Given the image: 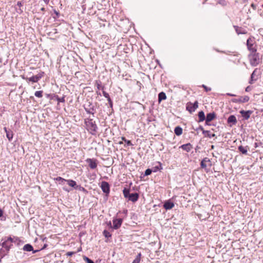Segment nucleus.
Instances as JSON below:
<instances>
[{
	"instance_id": "obj_14",
	"label": "nucleus",
	"mask_w": 263,
	"mask_h": 263,
	"mask_svg": "<svg viewBox=\"0 0 263 263\" xmlns=\"http://www.w3.org/2000/svg\"><path fill=\"white\" fill-rule=\"evenodd\" d=\"M180 148H182L184 151L187 152H189L192 148V146L190 143H187L183 144L180 146Z\"/></svg>"
},
{
	"instance_id": "obj_45",
	"label": "nucleus",
	"mask_w": 263,
	"mask_h": 263,
	"mask_svg": "<svg viewBox=\"0 0 263 263\" xmlns=\"http://www.w3.org/2000/svg\"><path fill=\"white\" fill-rule=\"evenodd\" d=\"M3 215V211L2 209H0V217H2Z\"/></svg>"
},
{
	"instance_id": "obj_9",
	"label": "nucleus",
	"mask_w": 263,
	"mask_h": 263,
	"mask_svg": "<svg viewBox=\"0 0 263 263\" xmlns=\"http://www.w3.org/2000/svg\"><path fill=\"white\" fill-rule=\"evenodd\" d=\"M101 189L104 193H108L109 192V186L107 182L103 181L101 183Z\"/></svg>"
},
{
	"instance_id": "obj_31",
	"label": "nucleus",
	"mask_w": 263,
	"mask_h": 263,
	"mask_svg": "<svg viewBox=\"0 0 263 263\" xmlns=\"http://www.w3.org/2000/svg\"><path fill=\"white\" fill-rule=\"evenodd\" d=\"M43 91L41 90L35 91L34 95L38 98H42L43 97L42 95Z\"/></svg>"
},
{
	"instance_id": "obj_2",
	"label": "nucleus",
	"mask_w": 263,
	"mask_h": 263,
	"mask_svg": "<svg viewBox=\"0 0 263 263\" xmlns=\"http://www.w3.org/2000/svg\"><path fill=\"white\" fill-rule=\"evenodd\" d=\"M44 72H41L35 76H33L30 78L26 77L25 76H22L23 79L25 80L28 83L31 82L32 83L37 82L44 76Z\"/></svg>"
},
{
	"instance_id": "obj_29",
	"label": "nucleus",
	"mask_w": 263,
	"mask_h": 263,
	"mask_svg": "<svg viewBox=\"0 0 263 263\" xmlns=\"http://www.w3.org/2000/svg\"><path fill=\"white\" fill-rule=\"evenodd\" d=\"M141 253H139L135 259L134 260L132 263H140L141 260Z\"/></svg>"
},
{
	"instance_id": "obj_35",
	"label": "nucleus",
	"mask_w": 263,
	"mask_h": 263,
	"mask_svg": "<svg viewBox=\"0 0 263 263\" xmlns=\"http://www.w3.org/2000/svg\"><path fill=\"white\" fill-rule=\"evenodd\" d=\"M103 235H104V236L106 238H108V237H111V234H110V233L107 231V230H104L103 231Z\"/></svg>"
},
{
	"instance_id": "obj_23",
	"label": "nucleus",
	"mask_w": 263,
	"mask_h": 263,
	"mask_svg": "<svg viewBox=\"0 0 263 263\" xmlns=\"http://www.w3.org/2000/svg\"><path fill=\"white\" fill-rule=\"evenodd\" d=\"M174 132L177 136H180L182 134V129L180 126H177L175 128Z\"/></svg>"
},
{
	"instance_id": "obj_11",
	"label": "nucleus",
	"mask_w": 263,
	"mask_h": 263,
	"mask_svg": "<svg viewBox=\"0 0 263 263\" xmlns=\"http://www.w3.org/2000/svg\"><path fill=\"white\" fill-rule=\"evenodd\" d=\"M174 206V204L173 202L171 201L170 200L166 201L164 204H163L164 208L167 210H171Z\"/></svg>"
},
{
	"instance_id": "obj_56",
	"label": "nucleus",
	"mask_w": 263,
	"mask_h": 263,
	"mask_svg": "<svg viewBox=\"0 0 263 263\" xmlns=\"http://www.w3.org/2000/svg\"><path fill=\"white\" fill-rule=\"evenodd\" d=\"M262 7H263V4H262Z\"/></svg>"
},
{
	"instance_id": "obj_42",
	"label": "nucleus",
	"mask_w": 263,
	"mask_h": 263,
	"mask_svg": "<svg viewBox=\"0 0 263 263\" xmlns=\"http://www.w3.org/2000/svg\"><path fill=\"white\" fill-rule=\"evenodd\" d=\"M75 253V252H68L67 253H66V255L67 256H72L73 254H74Z\"/></svg>"
},
{
	"instance_id": "obj_5",
	"label": "nucleus",
	"mask_w": 263,
	"mask_h": 263,
	"mask_svg": "<svg viewBox=\"0 0 263 263\" xmlns=\"http://www.w3.org/2000/svg\"><path fill=\"white\" fill-rule=\"evenodd\" d=\"M250 64L253 66H257L260 62L258 54H254L251 56L250 59Z\"/></svg>"
},
{
	"instance_id": "obj_25",
	"label": "nucleus",
	"mask_w": 263,
	"mask_h": 263,
	"mask_svg": "<svg viewBox=\"0 0 263 263\" xmlns=\"http://www.w3.org/2000/svg\"><path fill=\"white\" fill-rule=\"evenodd\" d=\"M166 99V95L163 92H161L158 95V101L159 102H161L162 100H165Z\"/></svg>"
},
{
	"instance_id": "obj_40",
	"label": "nucleus",
	"mask_w": 263,
	"mask_h": 263,
	"mask_svg": "<svg viewBox=\"0 0 263 263\" xmlns=\"http://www.w3.org/2000/svg\"><path fill=\"white\" fill-rule=\"evenodd\" d=\"M77 187H78L77 189L79 190L82 191H85V189L83 187H82V186H81L80 185H77Z\"/></svg>"
},
{
	"instance_id": "obj_15",
	"label": "nucleus",
	"mask_w": 263,
	"mask_h": 263,
	"mask_svg": "<svg viewBox=\"0 0 263 263\" xmlns=\"http://www.w3.org/2000/svg\"><path fill=\"white\" fill-rule=\"evenodd\" d=\"M4 130L6 133V137L8 139L9 141H11L13 138V133L11 130H7L6 127L4 128Z\"/></svg>"
},
{
	"instance_id": "obj_12",
	"label": "nucleus",
	"mask_w": 263,
	"mask_h": 263,
	"mask_svg": "<svg viewBox=\"0 0 263 263\" xmlns=\"http://www.w3.org/2000/svg\"><path fill=\"white\" fill-rule=\"evenodd\" d=\"M200 129L202 130V133L204 135L205 137H208L210 138H212L215 137V134L214 133H211L209 130H205L203 129V127H200Z\"/></svg>"
},
{
	"instance_id": "obj_36",
	"label": "nucleus",
	"mask_w": 263,
	"mask_h": 263,
	"mask_svg": "<svg viewBox=\"0 0 263 263\" xmlns=\"http://www.w3.org/2000/svg\"><path fill=\"white\" fill-rule=\"evenodd\" d=\"M152 172V170L149 168L146 170V171H145V175H146V176L149 175L150 174H151Z\"/></svg>"
},
{
	"instance_id": "obj_53",
	"label": "nucleus",
	"mask_w": 263,
	"mask_h": 263,
	"mask_svg": "<svg viewBox=\"0 0 263 263\" xmlns=\"http://www.w3.org/2000/svg\"><path fill=\"white\" fill-rule=\"evenodd\" d=\"M2 59L0 58V63L2 62Z\"/></svg>"
},
{
	"instance_id": "obj_34",
	"label": "nucleus",
	"mask_w": 263,
	"mask_h": 263,
	"mask_svg": "<svg viewBox=\"0 0 263 263\" xmlns=\"http://www.w3.org/2000/svg\"><path fill=\"white\" fill-rule=\"evenodd\" d=\"M103 96L106 98H107V100L108 102H110V97H109V94L106 92V91H103Z\"/></svg>"
},
{
	"instance_id": "obj_7",
	"label": "nucleus",
	"mask_w": 263,
	"mask_h": 263,
	"mask_svg": "<svg viewBox=\"0 0 263 263\" xmlns=\"http://www.w3.org/2000/svg\"><path fill=\"white\" fill-rule=\"evenodd\" d=\"M250 98L245 96L244 97H241L239 99H233L232 100L233 102L234 103H246L249 101Z\"/></svg>"
},
{
	"instance_id": "obj_48",
	"label": "nucleus",
	"mask_w": 263,
	"mask_h": 263,
	"mask_svg": "<svg viewBox=\"0 0 263 263\" xmlns=\"http://www.w3.org/2000/svg\"><path fill=\"white\" fill-rule=\"evenodd\" d=\"M44 2H45L46 4H47V3L49 2V0H44Z\"/></svg>"
},
{
	"instance_id": "obj_39",
	"label": "nucleus",
	"mask_w": 263,
	"mask_h": 263,
	"mask_svg": "<svg viewBox=\"0 0 263 263\" xmlns=\"http://www.w3.org/2000/svg\"><path fill=\"white\" fill-rule=\"evenodd\" d=\"M6 240L10 244L13 242V239L11 237H8Z\"/></svg>"
},
{
	"instance_id": "obj_20",
	"label": "nucleus",
	"mask_w": 263,
	"mask_h": 263,
	"mask_svg": "<svg viewBox=\"0 0 263 263\" xmlns=\"http://www.w3.org/2000/svg\"><path fill=\"white\" fill-rule=\"evenodd\" d=\"M256 69H255L252 73L251 74L250 80L249 81V83L252 84L254 83V82L256 81L257 80V78H255V72L256 71Z\"/></svg>"
},
{
	"instance_id": "obj_49",
	"label": "nucleus",
	"mask_w": 263,
	"mask_h": 263,
	"mask_svg": "<svg viewBox=\"0 0 263 263\" xmlns=\"http://www.w3.org/2000/svg\"><path fill=\"white\" fill-rule=\"evenodd\" d=\"M64 190L65 191H66L69 192V191H68V190H67V189H66L65 188H64Z\"/></svg>"
},
{
	"instance_id": "obj_8",
	"label": "nucleus",
	"mask_w": 263,
	"mask_h": 263,
	"mask_svg": "<svg viewBox=\"0 0 263 263\" xmlns=\"http://www.w3.org/2000/svg\"><path fill=\"white\" fill-rule=\"evenodd\" d=\"M240 113L241 114L244 119L248 120L250 118L251 115L252 114V111H245L243 110H241L240 111Z\"/></svg>"
},
{
	"instance_id": "obj_54",
	"label": "nucleus",
	"mask_w": 263,
	"mask_h": 263,
	"mask_svg": "<svg viewBox=\"0 0 263 263\" xmlns=\"http://www.w3.org/2000/svg\"><path fill=\"white\" fill-rule=\"evenodd\" d=\"M252 7H254V4H252Z\"/></svg>"
},
{
	"instance_id": "obj_33",
	"label": "nucleus",
	"mask_w": 263,
	"mask_h": 263,
	"mask_svg": "<svg viewBox=\"0 0 263 263\" xmlns=\"http://www.w3.org/2000/svg\"><path fill=\"white\" fill-rule=\"evenodd\" d=\"M121 139H122V140L123 141H125V142L126 143V144H127V145H128V146H132V145H133V144L132 143L131 141H129V140H126V139H125V137H122L121 138Z\"/></svg>"
},
{
	"instance_id": "obj_43",
	"label": "nucleus",
	"mask_w": 263,
	"mask_h": 263,
	"mask_svg": "<svg viewBox=\"0 0 263 263\" xmlns=\"http://www.w3.org/2000/svg\"><path fill=\"white\" fill-rule=\"evenodd\" d=\"M17 5L20 7L23 5V3H22V2H18L17 3Z\"/></svg>"
},
{
	"instance_id": "obj_26",
	"label": "nucleus",
	"mask_w": 263,
	"mask_h": 263,
	"mask_svg": "<svg viewBox=\"0 0 263 263\" xmlns=\"http://www.w3.org/2000/svg\"><path fill=\"white\" fill-rule=\"evenodd\" d=\"M2 247L5 248L7 250H9L11 244L9 243L6 240L2 243Z\"/></svg>"
},
{
	"instance_id": "obj_44",
	"label": "nucleus",
	"mask_w": 263,
	"mask_h": 263,
	"mask_svg": "<svg viewBox=\"0 0 263 263\" xmlns=\"http://www.w3.org/2000/svg\"><path fill=\"white\" fill-rule=\"evenodd\" d=\"M251 90V87L250 86H248L246 88V91L248 92Z\"/></svg>"
},
{
	"instance_id": "obj_6",
	"label": "nucleus",
	"mask_w": 263,
	"mask_h": 263,
	"mask_svg": "<svg viewBox=\"0 0 263 263\" xmlns=\"http://www.w3.org/2000/svg\"><path fill=\"white\" fill-rule=\"evenodd\" d=\"M86 161L91 169H95L97 167V163L96 159L88 158L86 160Z\"/></svg>"
},
{
	"instance_id": "obj_16",
	"label": "nucleus",
	"mask_w": 263,
	"mask_h": 263,
	"mask_svg": "<svg viewBox=\"0 0 263 263\" xmlns=\"http://www.w3.org/2000/svg\"><path fill=\"white\" fill-rule=\"evenodd\" d=\"M215 117V115L214 113H209L206 115V117L205 118L206 122H209L212 121L214 118Z\"/></svg>"
},
{
	"instance_id": "obj_28",
	"label": "nucleus",
	"mask_w": 263,
	"mask_h": 263,
	"mask_svg": "<svg viewBox=\"0 0 263 263\" xmlns=\"http://www.w3.org/2000/svg\"><path fill=\"white\" fill-rule=\"evenodd\" d=\"M123 193L124 196L125 198H129V196L130 194L129 193V190L126 189L125 188L123 190Z\"/></svg>"
},
{
	"instance_id": "obj_52",
	"label": "nucleus",
	"mask_w": 263,
	"mask_h": 263,
	"mask_svg": "<svg viewBox=\"0 0 263 263\" xmlns=\"http://www.w3.org/2000/svg\"><path fill=\"white\" fill-rule=\"evenodd\" d=\"M212 148L213 149L214 148V145H212Z\"/></svg>"
},
{
	"instance_id": "obj_13",
	"label": "nucleus",
	"mask_w": 263,
	"mask_h": 263,
	"mask_svg": "<svg viewBox=\"0 0 263 263\" xmlns=\"http://www.w3.org/2000/svg\"><path fill=\"white\" fill-rule=\"evenodd\" d=\"M138 198L139 195L138 193H133L130 194L128 200L133 202H136L138 200Z\"/></svg>"
},
{
	"instance_id": "obj_41",
	"label": "nucleus",
	"mask_w": 263,
	"mask_h": 263,
	"mask_svg": "<svg viewBox=\"0 0 263 263\" xmlns=\"http://www.w3.org/2000/svg\"><path fill=\"white\" fill-rule=\"evenodd\" d=\"M57 100L59 102H64L65 101V99L63 97L61 98H59L57 99Z\"/></svg>"
},
{
	"instance_id": "obj_46",
	"label": "nucleus",
	"mask_w": 263,
	"mask_h": 263,
	"mask_svg": "<svg viewBox=\"0 0 263 263\" xmlns=\"http://www.w3.org/2000/svg\"><path fill=\"white\" fill-rule=\"evenodd\" d=\"M108 103H109V105L110 107H112V103L111 102V100H110V102H108Z\"/></svg>"
},
{
	"instance_id": "obj_37",
	"label": "nucleus",
	"mask_w": 263,
	"mask_h": 263,
	"mask_svg": "<svg viewBox=\"0 0 263 263\" xmlns=\"http://www.w3.org/2000/svg\"><path fill=\"white\" fill-rule=\"evenodd\" d=\"M240 28H239L238 27H235V30H236V32L237 33V34H241V33H244V32H241L240 31Z\"/></svg>"
},
{
	"instance_id": "obj_24",
	"label": "nucleus",
	"mask_w": 263,
	"mask_h": 263,
	"mask_svg": "<svg viewBox=\"0 0 263 263\" xmlns=\"http://www.w3.org/2000/svg\"><path fill=\"white\" fill-rule=\"evenodd\" d=\"M206 162H210V160L209 158H205L201 162V167L202 168H205L206 167Z\"/></svg>"
},
{
	"instance_id": "obj_55",
	"label": "nucleus",
	"mask_w": 263,
	"mask_h": 263,
	"mask_svg": "<svg viewBox=\"0 0 263 263\" xmlns=\"http://www.w3.org/2000/svg\"><path fill=\"white\" fill-rule=\"evenodd\" d=\"M46 247V245H44V248Z\"/></svg>"
},
{
	"instance_id": "obj_38",
	"label": "nucleus",
	"mask_w": 263,
	"mask_h": 263,
	"mask_svg": "<svg viewBox=\"0 0 263 263\" xmlns=\"http://www.w3.org/2000/svg\"><path fill=\"white\" fill-rule=\"evenodd\" d=\"M202 87L204 88V89L206 91H209L211 90V88L208 87L207 86H206L204 85H202Z\"/></svg>"
},
{
	"instance_id": "obj_3",
	"label": "nucleus",
	"mask_w": 263,
	"mask_h": 263,
	"mask_svg": "<svg viewBox=\"0 0 263 263\" xmlns=\"http://www.w3.org/2000/svg\"><path fill=\"white\" fill-rule=\"evenodd\" d=\"M198 107V102L196 101L194 103L189 102L186 104V110L190 113H192Z\"/></svg>"
},
{
	"instance_id": "obj_27",
	"label": "nucleus",
	"mask_w": 263,
	"mask_h": 263,
	"mask_svg": "<svg viewBox=\"0 0 263 263\" xmlns=\"http://www.w3.org/2000/svg\"><path fill=\"white\" fill-rule=\"evenodd\" d=\"M23 250L28 252L31 251H33V247L29 244H26L24 246Z\"/></svg>"
},
{
	"instance_id": "obj_50",
	"label": "nucleus",
	"mask_w": 263,
	"mask_h": 263,
	"mask_svg": "<svg viewBox=\"0 0 263 263\" xmlns=\"http://www.w3.org/2000/svg\"><path fill=\"white\" fill-rule=\"evenodd\" d=\"M119 143L120 144H122V141H120V142H119Z\"/></svg>"
},
{
	"instance_id": "obj_32",
	"label": "nucleus",
	"mask_w": 263,
	"mask_h": 263,
	"mask_svg": "<svg viewBox=\"0 0 263 263\" xmlns=\"http://www.w3.org/2000/svg\"><path fill=\"white\" fill-rule=\"evenodd\" d=\"M83 258L84 260L86 261L87 263H94V262L92 260H91L90 259H89L88 257H87L86 256H83Z\"/></svg>"
},
{
	"instance_id": "obj_22",
	"label": "nucleus",
	"mask_w": 263,
	"mask_h": 263,
	"mask_svg": "<svg viewBox=\"0 0 263 263\" xmlns=\"http://www.w3.org/2000/svg\"><path fill=\"white\" fill-rule=\"evenodd\" d=\"M199 122H202L205 120L204 113L203 111L198 112Z\"/></svg>"
},
{
	"instance_id": "obj_18",
	"label": "nucleus",
	"mask_w": 263,
	"mask_h": 263,
	"mask_svg": "<svg viewBox=\"0 0 263 263\" xmlns=\"http://www.w3.org/2000/svg\"><path fill=\"white\" fill-rule=\"evenodd\" d=\"M228 122L232 123L233 124H235L237 122L236 117L234 115H231L228 119Z\"/></svg>"
},
{
	"instance_id": "obj_47",
	"label": "nucleus",
	"mask_w": 263,
	"mask_h": 263,
	"mask_svg": "<svg viewBox=\"0 0 263 263\" xmlns=\"http://www.w3.org/2000/svg\"><path fill=\"white\" fill-rule=\"evenodd\" d=\"M227 95L230 96H235V95H233L232 93H228Z\"/></svg>"
},
{
	"instance_id": "obj_51",
	"label": "nucleus",
	"mask_w": 263,
	"mask_h": 263,
	"mask_svg": "<svg viewBox=\"0 0 263 263\" xmlns=\"http://www.w3.org/2000/svg\"><path fill=\"white\" fill-rule=\"evenodd\" d=\"M37 252V250L34 251H33V253H35V252Z\"/></svg>"
},
{
	"instance_id": "obj_10",
	"label": "nucleus",
	"mask_w": 263,
	"mask_h": 263,
	"mask_svg": "<svg viewBox=\"0 0 263 263\" xmlns=\"http://www.w3.org/2000/svg\"><path fill=\"white\" fill-rule=\"evenodd\" d=\"M122 222V219H116L113 220V227L115 229L120 228Z\"/></svg>"
},
{
	"instance_id": "obj_4",
	"label": "nucleus",
	"mask_w": 263,
	"mask_h": 263,
	"mask_svg": "<svg viewBox=\"0 0 263 263\" xmlns=\"http://www.w3.org/2000/svg\"><path fill=\"white\" fill-rule=\"evenodd\" d=\"M84 108L86 111L89 114L94 115L95 109L94 105L90 102L84 104Z\"/></svg>"
},
{
	"instance_id": "obj_1",
	"label": "nucleus",
	"mask_w": 263,
	"mask_h": 263,
	"mask_svg": "<svg viewBox=\"0 0 263 263\" xmlns=\"http://www.w3.org/2000/svg\"><path fill=\"white\" fill-rule=\"evenodd\" d=\"M85 124L87 130L92 135H95L97 129V126L92 119H86L85 120Z\"/></svg>"
},
{
	"instance_id": "obj_30",
	"label": "nucleus",
	"mask_w": 263,
	"mask_h": 263,
	"mask_svg": "<svg viewBox=\"0 0 263 263\" xmlns=\"http://www.w3.org/2000/svg\"><path fill=\"white\" fill-rule=\"evenodd\" d=\"M54 179L57 181H60V183L61 184H63L64 183V182H67V180L61 177H58L56 178H55Z\"/></svg>"
},
{
	"instance_id": "obj_19",
	"label": "nucleus",
	"mask_w": 263,
	"mask_h": 263,
	"mask_svg": "<svg viewBox=\"0 0 263 263\" xmlns=\"http://www.w3.org/2000/svg\"><path fill=\"white\" fill-rule=\"evenodd\" d=\"M67 182L70 186L72 187L74 189H78L77 184L75 181L72 180H67Z\"/></svg>"
},
{
	"instance_id": "obj_21",
	"label": "nucleus",
	"mask_w": 263,
	"mask_h": 263,
	"mask_svg": "<svg viewBox=\"0 0 263 263\" xmlns=\"http://www.w3.org/2000/svg\"><path fill=\"white\" fill-rule=\"evenodd\" d=\"M248 149L249 148L247 146L243 147L242 145H240L238 146V150L243 154H247Z\"/></svg>"
},
{
	"instance_id": "obj_17",
	"label": "nucleus",
	"mask_w": 263,
	"mask_h": 263,
	"mask_svg": "<svg viewBox=\"0 0 263 263\" xmlns=\"http://www.w3.org/2000/svg\"><path fill=\"white\" fill-rule=\"evenodd\" d=\"M251 40V39H249L247 40V45L248 46V48L249 50L252 51V52H255L256 49L253 47V45L252 44H251L250 41Z\"/></svg>"
}]
</instances>
